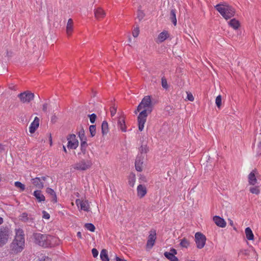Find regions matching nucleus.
I'll list each match as a JSON object with an SVG mask.
<instances>
[{"label":"nucleus","mask_w":261,"mask_h":261,"mask_svg":"<svg viewBox=\"0 0 261 261\" xmlns=\"http://www.w3.org/2000/svg\"><path fill=\"white\" fill-rule=\"evenodd\" d=\"M15 236L10 244V250L14 253L21 252L25 246V235L24 231L21 228L15 229Z\"/></svg>","instance_id":"f257e3e1"},{"label":"nucleus","mask_w":261,"mask_h":261,"mask_svg":"<svg viewBox=\"0 0 261 261\" xmlns=\"http://www.w3.org/2000/svg\"><path fill=\"white\" fill-rule=\"evenodd\" d=\"M33 238L36 244L44 248L54 247L57 245L58 241L55 237L38 232L34 233Z\"/></svg>","instance_id":"f03ea898"},{"label":"nucleus","mask_w":261,"mask_h":261,"mask_svg":"<svg viewBox=\"0 0 261 261\" xmlns=\"http://www.w3.org/2000/svg\"><path fill=\"white\" fill-rule=\"evenodd\" d=\"M216 9L226 19L233 17L235 13L234 9L227 4H218L215 7Z\"/></svg>","instance_id":"7ed1b4c3"},{"label":"nucleus","mask_w":261,"mask_h":261,"mask_svg":"<svg viewBox=\"0 0 261 261\" xmlns=\"http://www.w3.org/2000/svg\"><path fill=\"white\" fill-rule=\"evenodd\" d=\"M152 110V106L151 98L149 96H145L139 105L137 110L135 111L136 114L138 112L142 110H146V112L150 113Z\"/></svg>","instance_id":"20e7f679"},{"label":"nucleus","mask_w":261,"mask_h":261,"mask_svg":"<svg viewBox=\"0 0 261 261\" xmlns=\"http://www.w3.org/2000/svg\"><path fill=\"white\" fill-rule=\"evenodd\" d=\"M11 235L12 230L9 227H1L0 228V246L6 244Z\"/></svg>","instance_id":"39448f33"},{"label":"nucleus","mask_w":261,"mask_h":261,"mask_svg":"<svg viewBox=\"0 0 261 261\" xmlns=\"http://www.w3.org/2000/svg\"><path fill=\"white\" fill-rule=\"evenodd\" d=\"M92 165V162L90 160H82L73 165L74 169L85 171L89 169Z\"/></svg>","instance_id":"423d86ee"},{"label":"nucleus","mask_w":261,"mask_h":261,"mask_svg":"<svg viewBox=\"0 0 261 261\" xmlns=\"http://www.w3.org/2000/svg\"><path fill=\"white\" fill-rule=\"evenodd\" d=\"M195 240L197 248L202 249L205 245L206 239L204 234L198 232L195 234Z\"/></svg>","instance_id":"0eeeda50"},{"label":"nucleus","mask_w":261,"mask_h":261,"mask_svg":"<svg viewBox=\"0 0 261 261\" xmlns=\"http://www.w3.org/2000/svg\"><path fill=\"white\" fill-rule=\"evenodd\" d=\"M148 114V113L146 112V110H142L139 113L138 117V123L140 131L143 130Z\"/></svg>","instance_id":"6e6552de"},{"label":"nucleus","mask_w":261,"mask_h":261,"mask_svg":"<svg viewBox=\"0 0 261 261\" xmlns=\"http://www.w3.org/2000/svg\"><path fill=\"white\" fill-rule=\"evenodd\" d=\"M18 97L23 103H29L34 98V93L30 91H25L18 94Z\"/></svg>","instance_id":"1a4fd4ad"},{"label":"nucleus","mask_w":261,"mask_h":261,"mask_svg":"<svg viewBox=\"0 0 261 261\" xmlns=\"http://www.w3.org/2000/svg\"><path fill=\"white\" fill-rule=\"evenodd\" d=\"M68 144L67 147L69 149H76L79 145V142L76 139V136L74 134L69 135L67 138Z\"/></svg>","instance_id":"9d476101"},{"label":"nucleus","mask_w":261,"mask_h":261,"mask_svg":"<svg viewBox=\"0 0 261 261\" xmlns=\"http://www.w3.org/2000/svg\"><path fill=\"white\" fill-rule=\"evenodd\" d=\"M75 203L78 208H80L81 210H83L85 212L90 211V205L87 200L77 199L75 200Z\"/></svg>","instance_id":"9b49d317"},{"label":"nucleus","mask_w":261,"mask_h":261,"mask_svg":"<svg viewBox=\"0 0 261 261\" xmlns=\"http://www.w3.org/2000/svg\"><path fill=\"white\" fill-rule=\"evenodd\" d=\"M19 220L24 223L31 225L34 222V218L31 215H28L27 213H23L19 216Z\"/></svg>","instance_id":"f8f14e48"},{"label":"nucleus","mask_w":261,"mask_h":261,"mask_svg":"<svg viewBox=\"0 0 261 261\" xmlns=\"http://www.w3.org/2000/svg\"><path fill=\"white\" fill-rule=\"evenodd\" d=\"M156 240V232L155 230H152L150 231L149 235L148 237V240L146 244V247L151 249L154 245L155 241Z\"/></svg>","instance_id":"ddd939ff"},{"label":"nucleus","mask_w":261,"mask_h":261,"mask_svg":"<svg viewBox=\"0 0 261 261\" xmlns=\"http://www.w3.org/2000/svg\"><path fill=\"white\" fill-rule=\"evenodd\" d=\"M46 180V177L42 176L35 177L32 179V183L37 188L42 189L44 187L43 181Z\"/></svg>","instance_id":"4468645a"},{"label":"nucleus","mask_w":261,"mask_h":261,"mask_svg":"<svg viewBox=\"0 0 261 261\" xmlns=\"http://www.w3.org/2000/svg\"><path fill=\"white\" fill-rule=\"evenodd\" d=\"M144 158V155L138 154L136 158L135 161L136 169L138 171H141L142 170L143 160Z\"/></svg>","instance_id":"2eb2a0df"},{"label":"nucleus","mask_w":261,"mask_h":261,"mask_svg":"<svg viewBox=\"0 0 261 261\" xmlns=\"http://www.w3.org/2000/svg\"><path fill=\"white\" fill-rule=\"evenodd\" d=\"M39 118L37 117H35L34 121L31 123L29 127V132L31 134H33L38 128L39 125Z\"/></svg>","instance_id":"dca6fc26"},{"label":"nucleus","mask_w":261,"mask_h":261,"mask_svg":"<svg viewBox=\"0 0 261 261\" xmlns=\"http://www.w3.org/2000/svg\"><path fill=\"white\" fill-rule=\"evenodd\" d=\"M137 196L140 198L144 197L147 193V189L144 185H139L137 187Z\"/></svg>","instance_id":"f3484780"},{"label":"nucleus","mask_w":261,"mask_h":261,"mask_svg":"<svg viewBox=\"0 0 261 261\" xmlns=\"http://www.w3.org/2000/svg\"><path fill=\"white\" fill-rule=\"evenodd\" d=\"M213 220L215 224L220 227L223 228L226 226V223L224 220L219 216H215L213 218Z\"/></svg>","instance_id":"a211bd4d"},{"label":"nucleus","mask_w":261,"mask_h":261,"mask_svg":"<svg viewBox=\"0 0 261 261\" xmlns=\"http://www.w3.org/2000/svg\"><path fill=\"white\" fill-rule=\"evenodd\" d=\"M169 36V35L168 33L166 31H164L158 35L156 42L158 43H162L167 39Z\"/></svg>","instance_id":"6ab92c4d"},{"label":"nucleus","mask_w":261,"mask_h":261,"mask_svg":"<svg viewBox=\"0 0 261 261\" xmlns=\"http://www.w3.org/2000/svg\"><path fill=\"white\" fill-rule=\"evenodd\" d=\"M73 30V21L71 18L68 20L67 24L66 25V34L68 36L71 35Z\"/></svg>","instance_id":"aec40b11"},{"label":"nucleus","mask_w":261,"mask_h":261,"mask_svg":"<svg viewBox=\"0 0 261 261\" xmlns=\"http://www.w3.org/2000/svg\"><path fill=\"white\" fill-rule=\"evenodd\" d=\"M118 126L123 132L126 131V126L125 124L124 118L123 116H120L118 119Z\"/></svg>","instance_id":"412c9836"},{"label":"nucleus","mask_w":261,"mask_h":261,"mask_svg":"<svg viewBox=\"0 0 261 261\" xmlns=\"http://www.w3.org/2000/svg\"><path fill=\"white\" fill-rule=\"evenodd\" d=\"M256 170H253L248 175V182L250 185H254L257 182V179L255 176Z\"/></svg>","instance_id":"4be33fe9"},{"label":"nucleus","mask_w":261,"mask_h":261,"mask_svg":"<svg viewBox=\"0 0 261 261\" xmlns=\"http://www.w3.org/2000/svg\"><path fill=\"white\" fill-rule=\"evenodd\" d=\"M34 196L37 199L39 202L45 201V197L39 190H36L34 192Z\"/></svg>","instance_id":"5701e85b"},{"label":"nucleus","mask_w":261,"mask_h":261,"mask_svg":"<svg viewBox=\"0 0 261 261\" xmlns=\"http://www.w3.org/2000/svg\"><path fill=\"white\" fill-rule=\"evenodd\" d=\"M95 17L97 19L102 18L105 16V13L100 8H98L94 11Z\"/></svg>","instance_id":"b1692460"},{"label":"nucleus","mask_w":261,"mask_h":261,"mask_svg":"<svg viewBox=\"0 0 261 261\" xmlns=\"http://www.w3.org/2000/svg\"><path fill=\"white\" fill-rule=\"evenodd\" d=\"M246 237L248 240L254 239V234L250 227H247L245 230Z\"/></svg>","instance_id":"393cba45"},{"label":"nucleus","mask_w":261,"mask_h":261,"mask_svg":"<svg viewBox=\"0 0 261 261\" xmlns=\"http://www.w3.org/2000/svg\"><path fill=\"white\" fill-rule=\"evenodd\" d=\"M229 25L234 30H237L240 26L239 22L236 19H232L228 22Z\"/></svg>","instance_id":"a878e982"},{"label":"nucleus","mask_w":261,"mask_h":261,"mask_svg":"<svg viewBox=\"0 0 261 261\" xmlns=\"http://www.w3.org/2000/svg\"><path fill=\"white\" fill-rule=\"evenodd\" d=\"M101 131L102 134L106 135L109 132L108 123L107 121H104L101 124Z\"/></svg>","instance_id":"bb28decb"},{"label":"nucleus","mask_w":261,"mask_h":261,"mask_svg":"<svg viewBox=\"0 0 261 261\" xmlns=\"http://www.w3.org/2000/svg\"><path fill=\"white\" fill-rule=\"evenodd\" d=\"M164 255L170 261H178V259L177 257L168 252H165L164 253Z\"/></svg>","instance_id":"cd10ccee"},{"label":"nucleus","mask_w":261,"mask_h":261,"mask_svg":"<svg viewBox=\"0 0 261 261\" xmlns=\"http://www.w3.org/2000/svg\"><path fill=\"white\" fill-rule=\"evenodd\" d=\"M100 256L102 261H109V258L107 254V251L106 249H102L101 250Z\"/></svg>","instance_id":"c85d7f7f"},{"label":"nucleus","mask_w":261,"mask_h":261,"mask_svg":"<svg viewBox=\"0 0 261 261\" xmlns=\"http://www.w3.org/2000/svg\"><path fill=\"white\" fill-rule=\"evenodd\" d=\"M170 19L174 25H176L177 20L175 9H172L170 12Z\"/></svg>","instance_id":"c756f323"},{"label":"nucleus","mask_w":261,"mask_h":261,"mask_svg":"<svg viewBox=\"0 0 261 261\" xmlns=\"http://www.w3.org/2000/svg\"><path fill=\"white\" fill-rule=\"evenodd\" d=\"M136 182V176L134 173H131L128 177V184L131 187H134Z\"/></svg>","instance_id":"7c9ffc66"},{"label":"nucleus","mask_w":261,"mask_h":261,"mask_svg":"<svg viewBox=\"0 0 261 261\" xmlns=\"http://www.w3.org/2000/svg\"><path fill=\"white\" fill-rule=\"evenodd\" d=\"M148 151V148L146 145H143L140 146L139 149V153L138 154L143 155V154L146 153Z\"/></svg>","instance_id":"2f4dec72"},{"label":"nucleus","mask_w":261,"mask_h":261,"mask_svg":"<svg viewBox=\"0 0 261 261\" xmlns=\"http://www.w3.org/2000/svg\"><path fill=\"white\" fill-rule=\"evenodd\" d=\"M46 192L51 195L53 196V201H54V202H57V196L55 192L51 188H47L46 189Z\"/></svg>","instance_id":"473e14b6"},{"label":"nucleus","mask_w":261,"mask_h":261,"mask_svg":"<svg viewBox=\"0 0 261 261\" xmlns=\"http://www.w3.org/2000/svg\"><path fill=\"white\" fill-rule=\"evenodd\" d=\"M85 228L91 232H94L95 229L94 225L92 223H86L85 225Z\"/></svg>","instance_id":"72a5a7b5"},{"label":"nucleus","mask_w":261,"mask_h":261,"mask_svg":"<svg viewBox=\"0 0 261 261\" xmlns=\"http://www.w3.org/2000/svg\"><path fill=\"white\" fill-rule=\"evenodd\" d=\"M87 146V144L86 143V141H81V149L82 152L84 154L85 153L86 148Z\"/></svg>","instance_id":"f704fd0d"},{"label":"nucleus","mask_w":261,"mask_h":261,"mask_svg":"<svg viewBox=\"0 0 261 261\" xmlns=\"http://www.w3.org/2000/svg\"><path fill=\"white\" fill-rule=\"evenodd\" d=\"M14 185L16 187L19 188L21 191L25 190V186L19 181H15Z\"/></svg>","instance_id":"c9c22d12"},{"label":"nucleus","mask_w":261,"mask_h":261,"mask_svg":"<svg viewBox=\"0 0 261 261\" xmlns=\"http://www.w3.org/2000/svg\"><path fill=\"white\" fill-rule=\"evenodd\" d=\"M79 137L80 138L81 141H86V137L85 136V132L83 129H82L79 132Z\"/></svg>","instance_id":"e433bc0d"},{"label":"nucleus","mask_w":261,"mask_h":261,"mask_svg":"<svg viewBox=\"0 0 261 261\" xmlns=\"http://www.w3.org/2000/svg\"><path fill=\"white\" fill-rule=\"evenodd\" d=\"M89 132L91 137H94L96 134V126L94 125H91L89 127Z\"/></svg>","instance_id":"4c0bfd02"},{"label":"nucleus","mask_w":261,"mask_h":261,"mask_svg":"<svg viewBox=\"0 0 261 261\" xmlns=\"http://www.w3.org/2000/svg\"><path fill=\"white\" fill-rule=\"evenodd\" d=\"M249 191L251 193L256 195L258 194L260 192V190L258 187H251Z\"/></svg>","instance_id":"58836bf2"},{"label":"nucleus","mask_w":261,"mask_h":261,"mask_svg":"<svg viewBox=\"0 0 261 261\" xmlns=\"http://www.w3.org/2000/svg\"><path fill=\"white\" fill-rule=\"evenodd\" d=\"M222 98L220 95L216 97V105L218 108H220L221 106Z\"/></svg>","instance_id":"ea45409f"},{"label":"nucleus","mask_w":261,"mask_h":261,"mask_svg":"<svg viewBox=\"0 0 261 261\" xmlns=\"http://www.w3.org/2000/svg\"><path fill=\"white\" fill-rule=\"evenodd\" d=\"M180 244L182 247L187 248L189 245V243L187 240L184 239L181 240Z\"/></svg>","instance_id":"a19ab883"},{"label":"nucleus","mask_w":261,"mask_h":261,"mask_svg":"<svg viewBox=\"0 0 261 261\" xmlns=\"http://www.w3.org/2000/svg\"><path fill=\"white\" fill-rule=\"evenodd\" d=\"M144 16V13L141 10H139L137 12V18L139 20H141Z\"/></svg>","instance_id":"79ce46f5"},{"label":"nucleus","mask_w":261,"mask_h":261,"mask_svg":"<svg viewBox=\"0 0 261 261\" xmlns=\"http://www.w3.org/2000/svg\"><path fill=\"white\" fill-rule=\"evenodd\" d=\"M162 86L164 88L167 89L168 88L167 81L165 77L162 78Z\"/></svg>","instance_id":"37998d69"},{"label":"nucleus","mask_w":261,"mask_h":261,"mask_svg":"<svg viewBox=\"0 0 261 261\" xmlns=\"http://www.w3.org/2000/svg\"><path fill=\"white\" fill-rule=\"evenodd\" d=\"M187 97L186 99L190 101H193L194 100V96H193L192 94L190 92H187Z\"/></svg>","instance_id":"c03bdc74"},{"label":"nucleus","mask_w":261,"mask_h":261,"mask_svg":"<svg viewBox=\"0 0 261 261\" xmlns=\"http://www.w3.org/2000/svg\"><path fill=\"white\" fill-rule=\"evenodd\" d=\"M90 121L91 123H94L96 118V115L95 114H92L89 115Z\"/></svg>","instance_id":"a18cd8bd"},{"label":"nucleus","mask_w":261,"mask_h":261,"mask_svg":"<svg viewBox=\"0 0 261 261\" xmlns=\"http://www.w3.org/2000/svg\"><path fill=\"white\" fill-rule=\"evenodd\" d=\"M38 261H51V259L48 256H42L39 258Z\"/></svg>","instance_id":"49530a36"},{"label":"nucleus","mask_w":261,"mask_h":261,"mask_svg":"<svg viewBox=\"0 0 261 261\" xmlns=\"http://www.w3.org/2000/svg\"><path fill=\"white\" fill-rule=\"evenodd\" d=\"M116 111H117V109L115 106L111 107L110 108V112H111V116H112V117L114 116L116 114Z\"/></svg>","instance_id":"de8ad7c7"},{"label":"nucleus","mask_w":261,"mask_h":261,"mask_svg":"<svg viewBox=\"0 0 261 261\" xmlns=\"http://www.w3.org/2000/svg\"><path fill=\"white\" fill-rule=\"evenodd\" d=\"M139 28H137L134 29V30L133 31V36L134 37H137L139 35Z\"/></svg>","instance_id":"09e8293b"},{"label":"nucleus","mask_w":261,"mask_h":261,"mask_svg":"<svg viewBox=\"0 0 261 261\" xmlns=\"http://www.w3.org/2000/svg\"><path fill=\"white\" fill-rule=\"evenodd\" d=\"M92 253L94 257H96L98 255V251L95 248H93L92 250Z\"/></svg>","instance_id":"8fccbe9b"},{"label":"nucleus","mask_w":261,"mask_h":261,"mask_svg":"<svg viewBox=\"0 0 261 261\" xmlns=\"http://www.w3.org/2000/svg\"><path fill=\"white\" fill-rule=\"evenodd\" d=\"M43 218L45 219H49L50 218L49 214L45 211H43Z\"/></svg>","instance_id":"3c124183"},{"label":"nucleus","mask_w":261,"mask_h":261,"mask_svg":"<svg viewBox=\"0 0 261 261\" xmlns=\"http://www.w3.org/2000/svg\"><path fill=\"white\" fill-rule=\"evenodd\" d=\"M48 108V104L47 103H45L43 105L42 110L44 112H46Z\"/></svg>","instance_id":"603ef678"},{"label":"nucleus","mask_w":261,"mask_h":261,"mask_svg":"<svg viewBox=\"0 0 261 261\" xmlns=\"http://www.w3.org/2000/svg\"><path fill=\"white\" fill-rule=\"evenodd\" d=\"M169 252L171 253V254H173V255H174L177 254L176 250L175 249H173V248L171 249L170 250V252Z\"/></svg>","instance_id":"864d4df0"},{"label":"nucleus","mask_w":261,"mask_h":261,"mask_svg":"<svg viewBox=\"0 0 261 261\" xmlns=\"http://www.w3.org/2000/svg\"><path fill=\"white\" fill-rule=\"evenodd\" d=\"M116 261H127L123 258H120L119 257H116Z\"/></svg>","instance_id":"5fc2aeb1"},{"label":"nucleus","mask_w":261,"mask_h":261,"mask_svg":"<svg viewBox=\"0 0 261 261\" xmlns=\"http://www.w3.org/2000/svg\"><path fill=\"white\" fill-rule=\"evenodd\" d=\"M4 150V146L2 144L0 143V152H2Z\"/></svg>","instance_id":"6e6d98bb"},{"label":"nucleus","mask_w":261,"mask_h":261,"mask_svg":"<svg viewBox=\"0 0 261 261\" xmlns=\"http://www.w3.org/2000/svg\"><path fill=\"white\" fill-rule=\"evenodd\" d=\"M77 236L80 238H82V234H81V232H78L77 233Z\"/></svg>","instance_id":"4d7b16f0"},{"label":"nucleus","mask_w":261,"mask_h":261,"mask_svg":"<svg viewBox=\"0 0 261 261\" xmlns=\"http://www.w3.org/2000/svg\"><path fill=\"white\" fill-rule=\"evenodd\" d=\"M3 219L2 217H0V225L3 223Z\"/></svg>","instance_id":"13d9d810"},{"label":"nucleus","mask_w":261,"mask_h":261,"mask_svg":"<svg viewBox=\"0 0 261 261\" xmlns=\"http://www.w3.org/2000/svg\"><path fill=\"white\" fill-rule=\"evenodd\" d=\"M63 150H64V151L65 152H67V151H66V148H65V147L64 146H63Z\"/></svg>","instance_id":"bf43d9fd"},{"label":"nucleus","mask_w":261,"mask_h":261,"mask_svg":"<svg viewBox=\"0 0 261 261\" xmlns=\"http://www.w3.org/2000/svg\"><path fill=\"white\" fill-rule=\"evenodd\" d=\"M258 146L261 148V142L259 143Z\"/></svg>","instance_id":"052dcab7"},{"label":"nucleus","mask_w":261,"mask_h":261,"mask_svg":"<svg viewBox=\"0 0 261 261\" xmlns=\"http://www.w3.org/2000/svg\"><path fill=\"white\" fill-rule=\"evenodd\" d=\"M232 223H233L232 221H230V224L232 225Z\"/></svg>","instance_id":"680f3d73"},{"label":"nucleus","mask_w":261,"mask_h":261,"mask_svg":"<svg viewBox=\"0 0 261 261\" xmlns=\"http://www.w3.org/2000/svg\"><path fill=\"white\" fill-rule=\"evenodd\" d=\"M50 145H51V143H52V141H51V139H50Z\"/></svg>","instance_id":"e2e57ef3"}]
</instances>
